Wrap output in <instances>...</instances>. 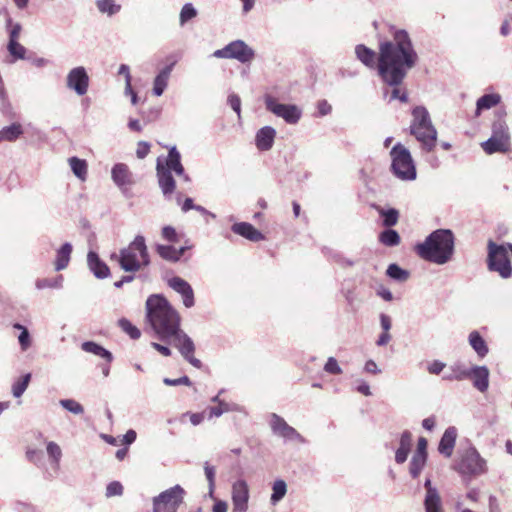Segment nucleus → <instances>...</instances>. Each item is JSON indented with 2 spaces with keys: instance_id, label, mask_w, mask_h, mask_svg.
<instances>
[{
  "instance_id": "obj_1",
  "label": "nucleus",
  "mask_w": 512,
  "mask_h": 512,
  "mask_svg": "<svg viewBox=\"0 0 512 512\" xmlns=\"http://www.w3.org/2000/svg\"><path fill=\"white\" fill-rule=\"evenodd\" d=\"M392 36L391 41H384L379 45L378 74L383 82L395 87L390 101L399 99L401 102H407V94L401 93L397 86L402 83L408 71L417 64L418 54L407 31L395 30Z\"/></svg>"
},
{
  "instance_id": "obj_2",
  "label": "nucleus",
  "mask_w": 512,
  "mask_h": 512,
  "mask_svg": "<svg viewBox=\"0 0 512 512\" xmlns=\"http://www.w3.org/2000/svg\"><path fill=\"white\" fill-rule=\"evenodd\" d=\"M146 318L160 340L169 341L192 366L201 367V361L194 357L193 340L180 327L179 313L164 296L153 294L148 297Z\"/></svg>"
},
{
  "instance_id": "obj_3",
  "label": "nucleus",
  "mask_w": 512,
  "mask_h": 512,
  "mask_svg": "<svg viewBox=\"0 0 512 512\" xmlns=\"http://www.w3.org/2000/svg\"><path fill=\"white\" fill-rule=\"evenodd\" d=\"M454 235L449 229H438L416 245L418 256L437 265L448 263L454 254Z\"/></svg>"
},
{
  "instance_id": "obj_4",
  "label": "nucleus",
  "mask_w": 512,
  "mask_h": 512,
  "mask_svg": "<svg viewBox=\"0 0 512 512\" xmlns=\"http://www.w3.org/2000/svg\"><path fill=\"white\" fill-rule=\"evenodd\" d=\"M111 260L117 261L125 272H137L150 264V257L145 239L137 235L134 240L119 253H113Z\"/></svg>"
},
{
  "instance_id": "obj_5",
  "label": "nucleus",
  "mask_w": 512,
  "mask_h": 512,
  "mask_svg": "<svg viewBox=\"0 0 512 512\" xmlns=\"http://www.w3.org/2000/svg\"><path fill=\"white\" fill-rule=\"evenodd\" d=\"M410 133L421 144L422 150L425 152L434 150L438 133L425 107L417 106L412 110Z\"/></svg>"
},
{
  "instance_id": "obj_6",
  "label": "nucleus",
  "mask_w": 512,
  "mask_h": 512,
  "mask_svg": "<svg viewBox=\"0 0 512 512\" xmlns=\"http://www.w3.org/2000/svg\"><path fill=\"white\" fill-rule=\"evenodd\" d=\"M510 243L496 244L489 241L487 245V268L491 272H496L503 279L510 278L512 275V264L509 258Z\"/></svg>"
},
{
  "instance_id": "obj_7",
  "label": "nucleus",
  "mask_w": 512,
  "mask_h": 512,
  "mask_svg": "<svg viewBox=\"0 0 512 512\" xmlns=\"http://www.w3.org/2000/svg\"><path fill=\"white\" fill-rule=\"evenodd\" d=\"M391 168L394 175L404 181L416 179V167L410 151L402 144L397 143L390 151Z\"/></svg>"
},
{
  "instance_id": "obj_8",
  "label": "nucleus",
  "mask_w": 512,
  "mask_h": 512,
  "mask_svg": "<svg viewBox=\"0 0 512 512\" xmlns=\"http://www.w3.org/2000/svg\"><path fill=\"white\" fill-rule=\"evenodd\" d=\"M485 153H506L510 150V133L507 124L498 120L493 123L491 137L481 144Z\"/></svg>"
},
{
  "instance_id": "obj_9",
  "label": "nucleus",
  "mask_w": 512,
  "mask_h": 512,
  "mask_svg": "<svg viewBox=\"0 0 512 512\" xmlns=\"http://www.w3.org/2000/svg\"><path fill=\"white\" fill-rule=\"evenodd\" d=\"M454 469L462 475L478 476L484 474L487 467L485 459L472 447L465 451Z\"/></svg>"
},
{
  "instance_id": "obj_10",
  "label": "nucleus",
  "mask_w": 512,
  "mask_h": 512,
  "mask_svg": "<svg viewBox=\"0 0 512 512\" xmlns=\"http://www.w3.org/2000/svg\"><path fill=\"white\" fill-rule=\"evenodd\" d=\"M184 490L176 485L153 499V512H177L183 502Z\"/></svg>"
},
{
  "instance_id": "obj_11",
  "label": "nucleus",
  "mask_w": 512,
  "mask_h": 512,
  "mask_svg": "<svg viewBox=\"0 0 512 512\" xmlns=\"http://www.w3.org/2000/svg\"><path fill=\"white\" fill-rule=\"evenodd\" d=\"M216 58L235 59L240 63H247L254 59L255 52L243 40H235L228 43L222 49L214 51Z\"/></svg>"
},
{
  "instance_id": "obj_12",
  "label": "nucleus",
  "mask_w": 512,
  "mask_h": 512,
  "mask_svg": "<svg viewBox=\"0 0 512 512\" xmlns=\"http://www.w3.org/2000/svg\"><path fill=\"white\" fill-rule=\"evenodd\" d=\"M265 106L268 111L276 115L277 117L283 118L288 124H296L302 116L301 109L294 104H281L270 96H265Z\"/></svg>"
},
{
  "instance_id": "obj_13",
  "label": "nucleus",
  "mask_w": 512,
  "mask_h": 512,
  "mask_svg": "<svg viewBox=\"0 0 512 512\" xmlns=\"http://www.w3.org/2000/svg\"><path fill=\"white\" fill-rule=\"evenodd\" d=\"M269 425L273 434L283 438L285 441L305 442V439L295 428L288 425L284 418L275 413L270 415Z\"/></svg>"
},
{
  "instance_id": "obj_14",
  "label": "nucleus",
  "mask_w": 512,
  "mask_h": 512,
  "mask_svg": "<svg viewBox=\"0 0 512 512\" xmlns=\"http://www.w3.org/2000/svg\"><path fill=\"white\" fill-rule=\"evenodd\" d=\"M249 486L244 479L233 482L231 487V500L233 512H247L249 507Z\"/></svg>"
},
{
  "instance_id": "obj_15",
  "label": "nucleus",
  "mask_w": 512,
  "mask_h": 512,
  "mask_svg": "<svg viewBox=\"0 0 512 512\" xmlns=\"http://www.w3.org/2000/svg\"><path fill=\"white\" fill-rule=\"evenodd\" d=\"M66 86L78 96L85 95L89 87V76L85 68L79 66L71 69L66 77Z\"/></svg>"
},
{
  "instance_id": "obj_16",
  "label": "nucleus",
  "mask_w": 512,
  "mask_h": 512,
  "mask_svg": "<svg viewBox=\"0 0 512 512\" xmlns=\"http://www.w3.org/2000/svg\"><path fill=\"white\" fill-rule=\"evenodd\" d=\"M168 286L176 293L181 295L183 305L186 308H191L195 304L194 291L191 285L184 279L174 276L167 281Z\"/></svg>"
},
{
  "instance_id": "obj_17",
  "label": "nucleus",
  "mask_w": 512,
  "mask_h": 512,
  "mask_svg": "<svg viewBox=\"0 0 512 512\" xmlns=\"http://www.w3.org/2000/svg\"><path fill=\"white\" fill-rule=\"evenodd\" d=\"M156 171L162 193L166 197L170 196L175 189V180L169 169L165 168L161 158L157 159Z\"/></svg>"
},
{
  "instance_id": "obj_18",
  "label": "nucleus",
  "mask_w": 512,
  "mask_h": 512,
  "mask_svg": "<svg viewBox=\"0 0 512 512\" xmlns=\"http://www.w3.org/2000/svg\"><path fill=\"white\" fill-rule=\"evenodd\" d=\"M489 369L486 366H472L469 369V379L472 380L473 386L480 392L484 393L489 387Z\"/></svg>"
},
{
  "instance_id": "obj_19",
  "label": "nucleus",
  "mask_w": 512,
  "mask_h": 512,
  "mask_svg": "<svg viewBox=\"0 0 512 512\" xmlns=\"http://www.w3.org/2000/svg\"><path fill=\"white\" fill-rule=\"evenodd\" d=\"M111 177L115 185L122 190L134 183L133 175L128 166L124 163H117L113 166Z\"/></svg>"
},
{
  "instance_id": "obj_20",
  "label": "nucleus",
  "mask_w": 512,
  "mask_h": 512,
  "mask_svg": "<svg viewBox=\"0 0 512 512\" xmlns=\"http://www.w3.org/2000/svg\"><path fill=\"white\" fill-rule=\"evenodd\" d=\"M87 265L96 278L104 279L110 274V269L107 264L103 262L94 251L88 252Z\"/></svg>"
},
{
  "instance_id": "obj_21",
  "label": "nucleus",
  "mask_w": 512,
  "mask_h": 512,
  "mask_svg": "<svg viewBox=\"0 0 512 512\" xmlns=\"http://www.w3.org/2000/svg\"><path fill=\"white\" fill-rule=\"evenodd\" d=\"M276 130L271 126H265L258 130L255 137L256 147L261 151L270 150L273 146Z\"/></svg>"
},
{
  "instance_id": "obj_22",
  "label": "nucleus",
  "mask_w": 512,
  "mask_h": 512,
  "mask_svg": "<svg viewBox=\"0 0 512 512\" xmlns=\"http://www.w3.org/2000/svg\"><path fill=\"white\" fill-rule=\"evenodd\" d=\"M457 438V429L453 426L448 427L443 433L439 442L438 451L445 457H450L453 453Z\"/></svg>"
},
{
  "instance_id": "obj_23",
  "label": "nucleus",
  "mask_w": 512,
  "mask_h": 512,
  "mask_svg": "<svg viewBox=\"0 0 512 512\" xmlns=\"http://www.w3.org/2000/svg\"><path fill=\"white\" fill-rule=\"evenodd\" d=\"M232 231L250 241L258 242L264 239L263 234L258 231L252 224L247 222H239L232 225Z\"/></svg>"
},
{
  "instance_id": "obj_24",
  "label": "nucleus",
  "mask_w": 512,
  "mask_h": 512,
  "mask_svg": "<svg viewBox=\"0 0 512 512\" xmlns=\"http://www.w3.org/2000/svg\"><path fill=\"white\" fill-rule=\"evenodd\" d=\"M164 166L166 169H169L170 172L173 170L177 175L183 176L185 181H189V177L184 174V168L181 164V156L175 146L169 150Z\"/></svg>"
},
{
  "instance_id": "obj_25",
  "label": "nucleus",
  "mask_w": 512,
  "mask_h": 512,
  "mask_svg": "<svg viewBox=\"0 0 512 512\" xmlns=\"http://www.w3.org/2000/svg\"><path fill=\"white\" fill-rule=\"evenodd\" d=\"M189 247L183 246L179 249H176L173 246L170 245H157L156 251L160 255L161 258L171 261V262H177L180 260V258L184 255L185 251Z\"/></svg>"
},
{
  "instance_id": "obj_26",
  "label": "nucleus",
  "mask_w": 512,
  "mask_h": 512,
  "mask_svg": "<svg viewBox=\"0 0 512 512\" xmlns=\"http://www.w3.org/2000/svg\"><path fill=\"white\" fill-rule=\"evenodd\" d=\"M355 54L365 66L369 68H378V62L376 63V53L372 49L360 44L355 47Z\"/></svg>"
},
{
  "instance_id": "obj_27",
  "label": "nucleus",
  "mask_w": 512,
  "mask_h": 512,
  "mask_svg": "<svg viewBox=\"0 0 512 512\" xmlns=\"http://www.w3.org/2000/svg\"><path fill=\"white\" fill-rule=\"evenodd\" d=\"M469 344L480 358L488 354V346L478 331H472L468 337Z\"/></svg>"
},
{
  "instance_id": "obj_28",
  "label": "nucleus",
  "mask_w": 512,
  "mask_h": 512,
  "mask_svg": "<svg viewBox=\"0 0 512 512\" xmlns=\"http://www.w3.org/2000/svg\"><path fill=\"white\" fill-rule=\"evenodd\" d=\"M72 253V245L70 243H64L57 251L55 260V269L61 271L65 269L70 261Z\"/></svg>"
},
{
  "instance_id": "obj_29",
  "label": "nucleus",
  "mask_w": 512,
  "mask_h": 512,
  "mask_svg": "<svg viewBox=\"0 0 512 512\" xmlns=\"http://www.w3.org/2000/svg\"><path fill=\"white\" fill-rule=\"evenodd\" d=\"M23 134V129L21 124L12 123L9 126H6L0 130V142H14Z\"/></svg>"
},
{
  "instance_id": "obj_30",
  "label": "nucleus",
  "mask_w": 512,
  "mask_h": 512,
  "mask_svg": "<svg viewBox=\"0 0 512 512\" xmlns=\"http://www.w3.org/2000/svg\"><path fill=\"white\" fill-rule=\"evenodd\" d=\"M68 163L73 174L81 181H85L88 172L87 162L78 157H71L68 159Z\"/></svg>"
},
{
  "instance_id": "obj_31",
  "label": "nucleus",
  "mask_w": 512,
  "mask_h": 512,
  "mask_svg": "<svg viewBox=\"0 0 512 512\" xmlns=\"http://www.w3.org/2000/svg\"><path fill=\"white\" fill-rule=\"evenodd\" d=\"M81 347H82L83 351H85L87 353H92V354L97 355L102 358H105L107 360V362H111L113 359L111 352H109L104 347H102L101 345H99L95 342H92V341L84 342V343H82Z\"/></svg>"
},
{
  "instance_id": "obj_32",
  "label": "nucleus",
  "mask_w": 512,
  "mask_h": 512,
  "mask_svg": "<svg viewBox=\"0 0 512 512\" xmlns=\"http://www.w3.org/2000/svg\"><path fill=\"white\" fill-rule=\"evenodd\" d=\"M31 373H26L17 378L11 387V393L15 398H20L29 386L31 381Z\"/></svg>"
},
{
  "instance_id": "obj_33",
  "label": "nucleus",
  "mask_w": 512,
  "mask_h": 512,
  "mask_svg": "<svg viewBox=\"0 0 512 512\" xmlns=\"http://www.w3.org/2000/svg\"><path fill=\"white\" fill-rule=\"evenodd\" d=\"M95 4L98 11L107 16H113L121 10V5L115 0H96Z\"/></svg>"
},
{
  "instance_id": "obj_34",
  "label": "nucleus",
  "mask_w": 512,
  "mask_h": 512,
  "mask_svg": "<svg viewBox=\"0 0 512 512\" xmlns=\"http://www.w3.org/2000/svg\"><path fill=\"white\" fill-rule=\"evenodd\" d=\"M425 512H442V502L439 492L426 494L424 500Z\"/></svg>"
},
{
  "instance_id": "obj_35",
  "label": "nucleus",
  "mask_w": 512,
  "mask_h": 512,
  "mask_svg": "<svg viewBox=\"0 0 512 512\" xmlns=\"http://www.w3.org/2000/svg\"><path fill=\"white\" fill-rule=\"evenodd\" d=\"M287 493V484L284 480L278 479L272 485V494L270 497L271 504L275 505L280 502Z\"/></svg>"
},
{
  "instance_id": "obj_36",
  "label": "nucleus",
  "mask_w": 512,
  "mask_h": 512,
  "mask_svg": "<svg viewBox=\"0 0 512 512\" xmlns=\"http://www.w3.org/2000/svg\"><path fill=\"white\" fill-rule=\"evenodd\" d=\"M7 50L12 57V59L9 60L10 63L25 59L27 50L22 44L19 43V41H8Z\"/></svg>"
},
{
  "instance_id": "obj_37",
  "label": "nucleus",
  "mask_w": 512,
  "mask_h": 512,
  "mask_svg": "<svg viewBox=\"0 0 512 512\" xmlns=\"http://www.w3.org/2000/svg\"><path fill=\"white\" fill-rule=\"evenodd\" d=\"M13 328L20 330V334L18 335V342H19L21 351H23V352L27 351L32 345V339H31L28 329L20 323H15L13 325Z\"/></svg>"
},
{
  "instance_id": "obj_38",
  "label": "nucleus",
  "mask_w": 512,
  "mask_h": 512,
  "mask_svg": "<svg viewBox=\"0 0 512 512\" xmlns=\"http://www.w3.org/2000/svg\"><path fill=\"white\" fill-rule=\"evenodd\" d=\"M386 274L393 280L398 282H405L409 279L410 273L402 269L397 264H390L387 268Z\"/></svg>"
},
{
  "instance_id": "obj_39",
  "label": "nucleus",
  "mask_w": 512,
  "mask_h": 512,
  "mask_svg": "<svg viewBox=\"0 0 512 512\" xmlns=\"http://www.w3.org/2000/svg\"><path fill=\"white\" fill-rule=\"evenodd\" d=\"M500 102L497 94H485L477 100V113L484 109H490Z\"/></svg>"
},
{
  "instance_id": "obj_40",
  "label": "nucleus",
  "mask_w": 512,
  "mask_h": 512,
  "mask_svg": "<svg viewBox=\"0 0 512 512\" xmlns=\"http://www.w3.org/2000/svg\"><path fill=\"white\" fill-rule=\"evenodd\" d=\"M379 240L385 246L393 247L400 243V236L397 231L387 229L380 234Z\"/></svg>"
},
{
  "instance_id": "obj_41",
  "label": "nucleus",
  "mask_w": 512,
  "mask_h": 512,
  "mask_svg": "<svg viewBox=\"0 0 512 512\" xmlns=\"http://www.w3.org/2000/svg\"><path fill=\"white\" fill-rule=\"evenodd\" d=\"M426 461H427V457L426 456H420V455H413L412 456V459L410 461V475L413 477V478H417L422 469L424 468L425 464H426Z\"/></svg>"
},
{
  "instance_id": "obj_42",
  "label": "nucleus",
  "mask_w": 512,
  "mask_h": 512,
  "mask_svg": "<svg viewBox=\"0 0 512 512\" xmlns=\"http://www.w3.org/2000/svg\"><path fill=\"white\" fill-rule=\"evenodd\" d=\"M379 214L383 218V225L387 227H391L397 224L399 218V212L394 209H380Z\"/></svg>"
},
{
  "instance_id": "obj_43",
  "label": "nucleus",
  "mask_w": 512,
  "mask_h": 512,
  "mask_svg": "<svg viewBox=\"0 0 512 512\" xmlns=\"http://www.w3.org/2000/svg\"><path fill=\"white\" fill-rule=\"evenodd\" d=\"M197 16V10L191 3H186L179 15V22L181 26H184L189 20L195 18Z\"/></svg>"
},
{
  "instance_id": "obj_44",
  "label": "nucleus",
  "mask_w": 512,
  "mask_h": 512,
  "mask_svg": "<svg viewBox=\"0 0 512 512\" xmlns=\"http://www.w3.org/2000/svg\"><path fill=\"white\" fill-rule=\"evenodd\" d=\"M46 450L51 462L58 466L62 457V450L60 446L57 443L50 441L47 443Z\"/></svg>"
},
{
  "instance_id": "obj_45",
  "label": "nucleus",
  "mask_w": 512,
  "mask_h": 512,
  "mask_svg": "<svg viewBox=\"0 0 512 512\" xmlns=\"http://www.w3.org/2000/svg\"><path fill=\"white\" fill-rule=\"evenodd\" d=\"M59 404L75 415H80L84 412V407L74 399H62L59 401Z\"/></svg>"
},
{
  "instance_id": "obj_46",
  "label": "nucleus",
  "mask_w": 512,
  "mask_h": 512,
  "mask_svg": "<svg viewBox=\"0 0 512 512\" xmlns=\"http://www.w3.org/2000/svg\"><path fill=\"white\" fill-rule=\"evenodd\" d=\"M204 473L205 477L208 481L209 486V496L213 497L214 489H215V476H216V469L214 466H211L208 462H205L204 464Z\"/></svg>"
},
{
  "instance_id": "obj_47",
  "label": "nucleus",
  "mask_w": 512,
  "mask_h": 512,
  "mask_svg": "<svg viewBox=\"0 0 512 512\" xmlns=\"http://www.w3.org/2000/svg\"><path fill=\"white\" fill-rule=\"evenodd\" d=\"M119 326L126 332L132 339H138L141 336L140 330L134 326L129 320L122 318L119 320Z\"/></svg>"
},
{
  "instance_id": "obj_48",
  "label": "nucleus",
  "mask_w": 512,
  "mask_h": 512,
  "mask_svg": "<svg viewBox=\"0 0 512 512\" xmlns=\"http://www.w3.org/2000/svg\"><path fill=\"white\" fill-rule=\"evenodd\" d=\"M450 370L453 372V377L456 378V381H462L469 377V369L461 363H454L450 366Z\"/></svg>"
},
{
  "instance_id": "obj_49",
  "label": "nucleus",
  "mask_w": 512,
  "mask_h": 512,
  "mask_svg": "<svg viewBox=\"0 0 512 512\" xmlns=\"http://www.w3.org/2000/svg\"><path fill=\"white\" fill-rule=\"evenodd\" d=\"M123 486L118 481L110 482L106 487V497L121 496L123 494Z\"/></svg>"
},
{
  "instance_id": "obj_50",
  "label": "nucleus",
  "mask_w": 512,
  "mask_h": 512,
  "mask_svg": "<svg viewBox=\"0 0 512 512\" xmlns=\"http://www.w3.org/2000/svg\"><path fill=\"white\" fill-rule=\"evenodd\" d=\"M7 26L9 27V41H18L22 26L19 23H12L11 19L7 20Z\"/></svg>"
},
{
  "instance_id": "obj_51",
  "label": "nucleus",
  "mask_w": 512,
  "mask_h": 512,
  "mask_svg": "<svg viewBox=\"0 0 512 512\" xmlns=\"http://www.w3.org/2000/svg\"><path fill=\"white\" fill-rule=\"evenodd\" d=\"M324 370L327 373L333 374V375H339L342 373V369L339 366L337 360L334 357H329L325 366Z\"/></svg>"
},
{
  "instance_id": "obj_52",
  "label": "nucleus",
  "mask_w": 512,
  "mask_h": 512,
  "mask_svg": "<svg viewBox=\"0 0 512 512\" xmlns=\"http://www.w3.org/2000/svg\"><path fill=\"white\" fill-rule=\"evenodd\" d=\"M230 411L229 404L224 401H219V405L217 407H212L209 410V417H220L223 413Z\"/></svg>"
},
{
  "instance_id": "obj_53",
  "label": "nucleus",
  "mask_w": 512,
  "mask_h": 512,
  "mask_svg": "<svg viewBox=\"0 0 512 512\" xmlns=\"http://www.w3.org/2000/svg\"><path fill=\"white\" fill-rule=\"evenodd\" d=\"M162 237L168 242H178V234L172 226L163 227Z\"/></svg>"
},
{
  "instance_id": "obj_54",
  "label": "nucleus",
  "mask_w": 512,
  "mask_h": 512,
  "mask_svg": "<svg viewBox=\"0 0 512 512\" xmlns=\"http://www.w3.org/2000/svg\"><path fill=\"white\" fill-rule=\"evenodd\" d=\"M173 68H174V62L167 64L165 67H163L159 71V73L156 75V77L168 85V81L171 76Z\"/></svg>"
},
{
  "instance_id": "obj_55",
  "label": "nucleus",
  "mask_w": 512,
  "mask_h": 512,
  "mask_svg": "<svg viewBox=\"0 0 512 512\" xmlns=\"http://www.w3.org/2000/svg\"><path fill=\"white\" fill-rule=\"evenodd\" d=\"M163 382L165 385H168V386H178V385L190 386L192 384L191 380L187 376H183L178 379L164 378Z\"/></svg>"
},
{
  "instance_id": "obj_56",
  "label": "nucleus",
  "mask_w": 512,
  "mask_h": 512,
  "mask_svg": "<svg viewBox=\"0 0 512 512\" xmlns=\"http://www.w3.org/2000/svg\"><path fill=\"white\" fill-rule=\"evenodd\" d=\"M410 449L409 447H406V446H399V448L396 450V453H395V461L398 463V464H402L404 463L406 460H407V457H408V454L410 452Z\"/></svg>"
},
{
  "instance_id": "obj_57",
  "label": "nucleus",
  "mask_w": 512,
  "mask_h": 512,
  "mask_svg": "<svg viewBox=\"0 0 512 512\" xmlns=\"http://www.w3.org/2000/svg\"><path fill=\"white\" fill-rule=\"evenodd\" d=\"M150 144L146 141H139L138 144H137V149H136V156L139 158V159H144L149 151H150Z\"/></svg>"
},
{
  "instance_id": "obj_58",
  "label": "nucleus",
  "mask_w": 512,
  "mask_h": 512,
  "mask_svg": "<svg viewBox=\"0 0 512 512\" xmlns=\"http://www.w3.org/2000/svg\"><path fill=\"white\" fill-rule=\"evenodd\" d=\"M445 366V363L439 360H434L428 365L427 370L430 374L439 375L443 371Z\"/></svg>"
},
{
  "instance_id": "obj_59",
  "label": "nucleus",
  "mask_w": 512,
  "mask_h": 512,
  "mask_svg": "<svg viewBox=\"0 0 512 512\" xmlns=\"http://www.w3.org/2000/svg\"><path fill=\"white\" fill-rule=\"evenodd\" d=\"M167 87V84L163 81H161L160 79H158L157 77H155L154 81H153V94L157 97H160L165 89Z\"/></svg>"
},
{
  "instance_id": "obj_60",
  "label": "nucleus",
  "mask_w": 512,
  "mask_h": 512,
  "mask_svg": "<svg viewBox=\"0 0 512 512\" xmlns=\"http://www.w3.org/2000/svg\"><path fill=\"white\" fill-rule=\"evenodd\" d=\"M228 103L231 106V108L240 116L241 112V100L238 95L231 94L228 97Z\"/></svg>"
},
{
  "instance_id": "obj_61",
  "label": "nucleus",
  "mask_w": 512,
  "mask_h": 512,
  "mask_svg": "<svg viewBox=\"0 0 512 512\" xmlns=\"http://www.w3.org/2000/svg\"><path fill=\"white\" fill-rule=\"evenodd\" d=\"M427 445L428 442L424 437H420L417 443V449L414 455L426 456L427 457Z\"/></svg>"
},
{
  "instance_id": "obj_62",
  "label": "nucleus",
  "mask_w": 512,
  "mask_h": 512,
  "mask_svg": "<svg viewBox=\"0 0 512 512\" xmlns=\"http://www.w3.org/2000/svg\"><path fill=\"white\" fill-rule=\"evenodd\" d=\"M364 370L367 373H371V374H379L381 372V370L378 368L376 362L373 360H368L365 363Z\"/></svg>"
},
{
  "instance_id": "obj_63",
  "label": "nucleus",
  "mask_w": 512,
  "mask_h": 512,
  "mask_svg": "<svg viewBox=\"0 0 512 512\" xmlns=\"http://www.w3.org/2000/svg\"><path fill=\"white\" fill-rule=\"evenodd\" d=\"M151 346L157 350L159 353H161L163 356H170L172 354L171 352V349L165 345H161L159 343H156V342H152L151 343Z\"/></svg>"
},
{
  "instance_id": "obj_64",
  "label": "nucleus",
  "mask_w": 512,
  "mask_h": 512,
  "mask_svg": "<svg viewBox=\"0 0 512 512\" xmlns=\"http://www.w3.org/2000/svg\"><path fill=\"white\" fill-rule=\"evenodd\" d=\"M227 510L228 504L223 500H216L212 508V512H227Z\"/></svg>"
}]
</instances>
